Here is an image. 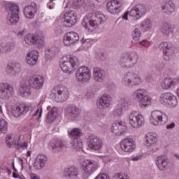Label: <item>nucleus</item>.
<instances>
[{"label": "nucleus", "mask_w": 179, "mask_h": 179, "mask_svg": "<svg viewBox=\"0 0 179 179\" xmlns=\"http://www.w3.org/2000/svg\"><path fill=\"white\" fill-rule=\"evenodd\" d=\"M95 179H110V176L107 173H102L98 175Z\"/></svg>", "instance_id": "nucleus-53"}, {"label": "nucleus", "mask_w": 179, "mask_h": 179, "mask_svg": "<svg viewBox=\"0 0 179 179\" xmlns=\"http://www.w3.org/2000/svg\"><path fill=\"white\" fill-rule=\"evenodd\" d=\"M26 60L27 64H29L30 66H34V65H36L38 61V52H37L36 50L29 52L27 55Z\"/></svg>", "instance_id": "nucleus-31"}, {"label": "nucleus", "mask_w": 179, "mask_h": 179, "mask_svg": "<svg viewBox=\"0 0 179 179\" xmlns=\"http://www.w3.org/2000/svg\"><path fill=\"white\" fill-rule=\"evenodd\" d=\"M87 143L90 149L93 150H100V148H103V141L100 137L96 136H90L87 140Z\"/></svg>", "instance_id": "nucleus-22"}, {"label": "nucleus", "mask_w": 179, "mask_h": 179, "mask_svg": "<svg viewBox=\"0 0 179 179\" xmlns=\"http://www.w3.org/2000/svg\"><path fill=\"white\" fill-rule=\"evenodd\" d=\"M80 62L79 59L76 57H64L63 62L60 64V68L65 73H71L72 71L78 69L79 67Z\"/></svg>", "instance_id": "nucleus-3"}, {"label": "nucleus", "mask_w": 179, "mask_h": 179, "mask_svg": "<svg viewBox=\"0 0 179 179\" xmlns=\"http://www.w3.org/2000/svg\"><path fill=\"white\" fill-rule=\"evenodd\" d=\"M147 146L151 148V146H156V142H157V138H156V134H148L147 135Z\"/></svg>", "instance_id": "nucleus-41"}, {"label": "nucleus", "mask_w": 179, "mask_h": 179, "mask_svg": "<svg viewBox=\"0 0 179 179\" xmlns=\"http://www.w3.org/2000/svg\"><path fill=\"white\" fill-rule=\"evenodd\" d=\"M177 83L174 80V79L171 78H166L163 80L162 87L165 90H168V89H171V87H174Z\"/></svg>", "instance_id": "nucleus-40"}, {"label": "nucleus", "mask_w": 179, "mask_h": 179, "mask_svg": "<svg viewBox=\"0 0 179 179\" xmlns=\"http://www.w3.org/2000/svg\"><path fill=\"white\" fill-rule=\"evenodd\" d=\"M129 120V124L133 128H141L145 124V117L139 112L134 111L130 113Z\"/></svg>", "instance_id": "nucleus-12"}, {"label": "nucleus", "mask_w": 179, "mask_h": 179, "mask_svg": "<svg viewBox=\"0 0 179 179\" xmlns=\"http://www.w3.org/2000/svg\"><path fill=\"white\" fill-rule=\"evenodd\" d=\"M19 160H20V162L21 163L22 167H23V159L22 158H19Z\"/></svg>", "instance_id": "nucleus-64"}, {"label": "nucleus", "mask_w": 179, "mask_h": 179, "mask_svg": "<svg viewBox=\"0 0 179 179\" xmlns=\"http://www.w3.org/2000/svg\"><path fill=\"white\" fill-rule=\"evenodd\" d=\"M57 117H58V108L53 107L52 110L48 112L46 117V122L47 124H52L54 122L55 120H57Z\"/></svg>", "instance_id": "nucleus-36"}, {"label": "nucleus", "mask_w": 179, "mask_h": 179, "mask_svg": "<svg viewBox=\"0 0 179 179\" xmlns=\"http://www.w3.org/2000/svg\"><path fill=\"white\" fill-rule=\"evenodd\" d=\"M123 83L129 87L140 86V85H142V78L136 73L129 72L123 78Z\"/></svg>", "instance_id": "nucleus-5"}, {"label": "nucleus", "mask_w": 179, "mask_h": 179, "mask_svg": "<svg viewBox=\"0 0 179 179\" xmlns=\"http://www.w3.org/2000/svg\"><path fill=\"white\" fill-rule=\"evenodd\" d=\"M13 178H17L19 177V176H17V174L16 173L13 172Z\"/></svg>", "instance_id": "nucleus-63"}, {"label": "nucleus", "mask_w": 179, "mask_h": 179, "mask_svg": "<svg viewBox=\"0 0 179 179\" xmlns=\"http://www.w3.org/2000/svg\"><path fill=\"white\" fill-rule=\"evenodd\" d=\"M27 142H24V143L22 145H20V150L21 149H27Z\"/></svg>", "instance_id": "nucleus-57"}, {"label": "nucleus", "mask_w": 179, "mask_h": 179, "mask_svg": "<svg viewBox=\"0 0 179 179\" xmlns=\"http://www.w3.org/2000/svg\"><path fill=\"white\" fill-rule=\"evenodd\" d=\"M28 83L29 87L36 89V90H40L44 85V77L33 75L29 78Z\"/></svg>", "instance_id": "nucleus-18"}, {"label": "nucleus", "mask_w": 179, "mask_h": 179, "mask_svg": "<svg viewBox=\"0 0 179 179\" xmlns=\"http://www.w3.org/2000/svg\"><path fill=\"white\" fill-rule=\"evenodd\" d=\"M66 146V144L62 140L55 139L50 141L49 144V149L54 153L61 152L64 148Z\"/></svg>", "instance_id": "nucleus-25"}, {"label": "nucleus", "mask_w": 179, "mask_h": 179, "mask_svg": "<svg viewBox=\"0 0 179 179\" xmlns=\"http://www.w3.org/2000/svg\"><path fill=\"white\" fill-rule=\"evenodd\" d=\"M22 71V65L20 63H11L9 64L7 66V72L10 75H17V73H20Z\"/></svg>", "instance_id": "nucleus-33"}, {"label": "nucleus", "mask_w": 179, "mask_h": 179, "mask_svg": "<svg viewBox=\"0 0 179 179\" xmlns=\"http://www.w3.org/2000/svg\"><path fill=\"white\" fill-rule=\"evenodd\" d=\"M128 15H129V12H126L124 14L122 19H124V20H128Z\"/></svg>", "instance_id": "nucleus-60"}, {"label": "nucleus", "mask_w": 179, "mask_h": 179, "mask_svg": "<svg viewBox=\"0 0 179 179\" xmlns=\"http://www.w3.org/2000/svg\"><path fill=\"white\" fill-rule=\"evenodd\" d=\"M131 36L134 41H139V40H141V36H142V32L140 29L135 28L131 33Z\"/></svg>", "instance_id": "nucleus-43"}, {"label": "nucleus", "mask_w": 179, "mask_h": 179, "mask_svg": "<svg viewBox=\"0 0 179 179\" xmlns=\"http://www.w3.org/2000/svg\"><path fill=\"white\" fill-rule=\"evenodd\" d=\"M120 106L119 108L115 109L113 111V114L116 117L121 115L122 114L123 108H127V107H128V101H127V99H125V98H122L120 99Z\"/></svg>", "instance_id": "nucleus-39"}, {"label": "nucleus", "mask_w": 179, "mask_h": 179, "mask_svg": "<svg viewBox=\"0 0 179 179\" xmlns=\"http://www.w3.org/2000/svg\"><path fill=\"white\" fill-rule=\"evenodd\" d=\"M47 156L44 155H38L34 163V168L35 170H41L44 166H45V164L47 163Z\"/></svg>", "instance_id": "nucleus-30"}, {"label": "nucleus", "mask_w": 179, "mask_h": 179, "mask_svg": "<svg viewBox=\"0 0 179 179\" xmlns=\"http://www.w3.org/2000/svg\"><path fill=\"white\" fill-rule=\"evenodd\" d=\"M76 78L78 82H82V83H86L90 80L92 78V73L90 69L87 66H80L77 70Z\"/></svg>", "instance_id": "nucleus-14"}, {"label": "nucleus", "mask_w": 179, "mask_h": 179, "mask_svg": "<svg viewBox=\"0 0 179 179\" xmlns=\"http://www.w3.org/2000/svg\"><path fill=\"white\" fill-rule=\"evenodd\" d=\"M20 96L22 97H29L31 94V90H30V86L24 83H22L20 84Z\"/></svg>", "instance_id": "nucleus-38"}, {"label": "nucleus", "mask_w": 179, "mask_h": 179, "mask_svg": "<svg viewBox=\"0 0 179 179\" xmlns=\"http://www.w3.org/2000/svg\"><path fill=\"white\" fill-rule=\"evenodd\" d=\"M0 132L1 134L8 132V122L3 119L0 120Z\"/></svg>", "instance_id": "nucleus-46"}, {"label": "nucleus", "mask_w": 179, "mask_h": 179, "mask_svg": "<svg viewBox=\"0 0 179 179\" xmlns=\"http://www.w3.org/2000/svg\"><path fill=\"white\" fill-rule=\"evenodd\" d=\"M78 21V14L75 10H68L64 13L63 26L64 27H72Z\"/></svg>", "instance_id": "nucleus-16"}, {"label": "nucleus", "mask_w": 179, "mask_h": 179, "mask_svg": "<svg viewBox=\"0 0 179 179\" xmlns=\"http://www.w3.org/2000/svg\"><path fill=\"white\" fill-rule=\"evenodd\" d=\"M55 54H57V48L55 47L48 48L45 50L46 58H48V59L52 58V57H54Z\"/></svg>", "instance_id": "nucleus-45"}, {"label": "nucleus", "mask_w": 179, "mask_h": 179, "mask_svg": "<svg viewBox=\"0 0 179 179\" xmlns=\"http://www.w3.org/2000/svg\"><path fill=\"white\" fill-rule=\"evenodd\" d=\"M159 101L164 106H169V107H176L178 104L177 98L170 92H166L161 94Z\"/></svg>", "instance_id": "nucleus-15"}, {"label": "nucleus", "mask_w": 179, "mask_h": 179, "mask_svg": "<svg viewBox=\"0 0 179 179\" xmlns=\"http://www.w3.org/2000/svg\"><path fill=\"white\" fill-rule=\"evenodd\" d=\"M79 41V34L75 31L67 32L64 37L63 43L64 45L67 47H71L73 45Z\"/></svg>", "instance_id": "nucleus-21"}, {"label": "nucleus", "mask_w": 179, "mask_h": 179, "mask_svg": "<svg viewBox=\"0 0 179 179\" xmlns=\"http://www.w3.org/2000/svg\"><path fill=\"white\" fill-rule=\"evenodd\" d=\"M161 9L163 13L170 15L176 10V4L173 1H169L168 3H163Z\"/></svg>", "instance_id": "nucleus-34"}, {"label": "nucleus", "mask_w": 179, "mask_h": 179, "mask_svg": "<svg viewBox=\"0 0 179 179\" xmlns=\"http://www.w3.org/2000/svg\"><path fill=\"white\" fill-rule=\"evenodd\" d=\"M99 59H101V61H104V59H106V54L101 52Z\"/></svg>", "instance_id": "nucleus-59"}, {"label": "nucleus", "mask_w": 179, "mask_h": 179, "mask_svg": "<svg viewBox=\"0 0 179 179\" xmlns=\"http://www.w3.org/2000/svg\"><path fill=\"white\" fill-rule=\"evenodd\" d=\"M113 99L111 96L107 94H103L101 99L96 101V106L99 110H106L110 107Z\"/></svg>", "instance_id": "nucleus-23"}, {"label": "nucleus", "mask_w": 179, "mask_h": 179, "mask_svg": "<svg viewBox=\"0 0 179 179\" xmlns=\"http://www.w3.org/2000/svg\"><path fill=\"white\" fill-rule=\"evenodd\" d=\"M68 132L73 139H79L83 135L82 130L78 128H74L70 132L69 131Z\"/></svg>", "instance_id": "nucleus-42"}, {"label": "nucleus", "mask_w": 179, "mask_h": 179, "mask_svg": "<svg viewBox=\"0 0 179 179\" xmlns=\"http://www.w3.org/2000/svg\"><path fill=\"white\" fill-rule=\"evenodd\" d=\"M15 93L13 87L8 83L0 84V99L3 100H8L12 97V94Z\"/></svg>", "instance_id": "nucleus-17"}, {"label": "nucleus", "mask_w": 179, "mask_h": 179, "mask_svg": "<svg viewBox=\"0 0 179 179\" xmlns=\"http://www.w3.org/2000/svg\"><path fill=\"white\" fill-rule=\"evenodd\" d=\"M71 143L74 149H76V150H79V149H82V148H83V143L79 138L73 139Z\"/></svg>", "instance_id": "nucleus-44"}, {"label": "nucleus", "mask_w": 179, "mask_h": 179, "mask_svg": "<svg viewBox=\"0 0 179 179\" xmlns=\"http://www.w3.org/2000/svg\"><path fill=\"white\" fill-rule=\"evenodd\" d=\"M36 12H37V5H36V3H31V6H26L24 8V15L27 19H33Z\"/></svg>", "instance_id": "nucleus-32"}, {"label": "nucleus", "mask_w": 179, "mask_h": 179, "mask_svg": "<svg viewBox=\"0 0 179 179\" xmlns=\"http://www.w3.org/2000/svg\"><path fill=\"white\" fill-rule=\"evenodd\" d=\"M78 176H79V171L75 166L66 168L64 171V177L67 179H76L78 178Z\"/></svg>", "instance_id": "nucleus-29"}, {"label": "nucleus", "mask_w": 179, "mask_h": 179, "mask_svg": "<svg viewBox=\"0 0 179 179\" xmlns=\"http://www.w3.org/2000/svg\"><path fill=\"white\" fill-rule=\"evenodd\" d=\"M97 169H99V164L93 159H86L82 163V169L86 177L92 176Z\"/></svg>", "instance_id": "nucleus-9"}, {"label": "nucleus", "mask_w": 179, "mask_h": 179, "mask_svg": "<svg viewBox=\"0 0 179 179\" xmlns=\"http://www.w3.org/2000/svg\"><path fill=\"white\" fill-rule=\"evenodd\" d=\"M24 41L26 44H29V45L34 44L39 48H43L45 46V43L44 42V36L40 35L28 34L24 36Z\"/></svg>", "instance_id": "nucleus-10"}, {"label": "nucleus", "mask_w": 179, "mask_h": 179, "mask_svg": "<svg viewBox=\"0 0 179 179\" xmlns=\"http://www.w3.org/2000/svg\"><path fill=\"white\" fill-rule=\"evenodd\" d=\"M14 139L15 138L13 137H12V136L8 135L6 137V142L7 145L8 146V148H10V144L13 142Z\"/></svg>", "instance_id": "nucleus-52"}, {"label": "nucleus", "mask_w": 179, "mask_h": 179, "mask_svg": "<svg viewBox=\"0 0 179 179\" xmlns=\"http://www.w3.org/2000/svg\"><path fill=\"white\" fill-rule=\"evenodd\" d=\"M31 179H41L37 174L36 173H32L31 175Z\"/></svg>", "instance_id": "nucleus-58"}, {"label": "nucleus", "mask_w": 179, "mask_h": 179, "mask_svg": "<svg viewBox=\"0 0 179 179\" xmlns=\"http://www.w3.org/2000/svg\"><path fill=\"white\" fill-rule=\"evenodd\" d=\"M145 93H146V90L143 89L137 90L134 92V97L138 101V104L141 108H144V107L150 104V97L146 96Z\"/></svg>", "instance_id": "nucleus-13"}, {"label": "nucleus", "mask_w": 179, "mask_h": 179, "mask_svg": "<svg viewBox=\"0 0 179 179\" xmlns=\"http://www.w3.org/2000/svg\"><path fill=\"white\" fill-rule=\"evenodd\" d=\"M160 31L164 36H170L174 31V27L169 22H164L160 27Z\"/></svg>", "instance_id": "nucleus-35"}, {"label": "nucleus", "mask_w": 179, "mask_h": 179, "mask_svg": "<svg viewBox=\"0 0 179 179\" xmlns=\"http://www.w3.org/2000/svg\"><path fill=\"white\" fill-rule=\"evenodd\" d=\"M8 15L6 18L7 24L13 25L19 22V6L15 3H10L6 6Z\"/></svg>", "instance_id": "nucleus-4"}, {"label": "nucleus", "mask_w": 179, "mask_h": 179, "mask_svg": "<svg viewBox=\"0 0 179 179\" xmlns=\"http://www.w3.org/2000/svg\"><path fill=\"white\" fill-rule=\"evenodd\" d=\"M155 164L159 171H166L169 169L167 157L164 155H159L155 159Z\"/></svg>", "instance_id": "nucleus-27"}, {"label": "nucleus", "mask_w": 179, "mask_h": 179, "mask_svg": "<svg viewBox=\"0 0 179 179\" xmlns=\"http://www.w3.org/2000/svg\"><path fill=\"white\" fill-rule=\"evenodd\" d=\"M113 179H129V176L125 173H117L113 176Z\"/></svg>", "instance_id": "nucleus-50"}, {"label": "nucleus", "mask_w": 179, "mask_h": 179, "mask_svg": "<svg viewBox=\"0 0 179 179\" xmlns=\"http://www.w3.org/2000/svg\"><path fill=\"white\" fill-rule=\"evenodd\" d=\"M176 127V123L172 122L170 124L166 125V129H173Z\"/></svg>", "instance_id": "nucleus-55"}, {"label": "nucleus", "mask_w": 179, "mask_h": 179, "mask_svg": "<svg viewBox=\"0 0 179 179\" xmlns=\"http://www.w3.org/2000/svg\"><path fill=\"white\" fill-rule=\"evenodd\" d=\"M106 76V72L104 70L100 69L99 67H96L94 69V79L96 80V82H103Z\"/></svg>", "instance_id": "nucleus-37"}, {"label": "nucleus", "mask_w": 179, "mask_h": 179, "mask_svg": "<svg viewBox=\"0 0 179 179\" xmlns=\"http://www.w3.org/2000/svg\"><path fill=\"white\" fill-rule=\"evenodd\" d=\"M66 113L71 121H76L80 117V108L78 106H70L66 108Z\"/></svg>", "instance_id": "nucleus-24"}, {"label": "nucleus", "mask_w": 179, "mask_h": 179, "mask_svg": "<svg viewBox=\"0 0 179 179\" xmlns=\"http://www.w3.org/2000/svg\"><path fill=\"white\" fill-rule=\"evenodd\" d=\"M85 0H76L73 2V7L75 8V9H79L80 6H83Z\"/></svg>", "instance_id": "nucleus-49"}, {"label": "nucleus", "mask_w": 179, "mask_h": 179, "mask_svg": "<svg viewBox=\"0 0 179 179\" xmlns=\"http://www.w3.org/2000/svg\"><path fill=\"white\" fill-rule=\"evenodd\" d=\"M13 48H15V43L13 42L7 43L3 47L5 52H10V51H12V50H13Z\"/></svg>", "instance_id": "nucleus-48"}, {"label": "nucleus", "mask_w": 179, "mask_h": 179, "mask_svg": "<svg viewBox=\"0 0 179 179\" xmlns=\"http://www.w3.org/2000/svg\"><path fill=\"white\" fill-rule=\"evenodd\" d=\"M159 49L163 52L164 59L165 61H170L173 59V55H174V50L176 47L169 42H162L159 45Z\"/></svg>", "instance_id": "nucleus-11"}, {"label": "nucleus", "mask_w": 179, "mask_h": 179, "mask_svg": "<svg viewBox=\"0 0 179 179\" xmlns=\"http://www.w3.org/2000/svg\"><path fill=\"white\" fill-rule=\"evenodd\" d=\"M106 21V15L101 13H92L84 17L82 25L90 33Z\"/></svg>", "instance_id": "nucleus-1"}, {"label": "nucleus", "mask_w": 179, "mask_h": 179, "mask_svg": "<svg viewBox=\"0 0 179 179\" xmlns=\"http://www.w3.org/2000/svg\"><path fill=\"white\" fill-rule=\"evenodd\" d=\"M12 146H14L16 150H20V144L17 142V138L13 140V142L10 143V148H12Z\"/></svg>", "instance_id": "nucleus-51"}, {"label": "nucleus", "mask_w": 179, "mask_h": 179, "mask_svg": "<svg viewBox=\"0 0 179 179\" xmlns=\"http://www.w3.org/2000/svg\"><path fill=\"white\" fill-rule=\"evenodd\" d=\"M137 61L138 56L135 52H127L120 58V64L123 68H131Z\"/></svg>", "instance_id": "nucleus-8"}, {"label": "nucleus", "mask_w": 179, "mask_h": 179, "mask_svg": "<svg viewBox=\"0 0 179 179\" xmlns=\"http://www.w3.org/2000/svg\"><path fill=\"white\" fill-rule=\"evenodd\" d=\"M141 158H142V156H141V155L135 156V157H133L131 158V160H133V162H138V160H141Z\"/></svg>", "instance_id": "nucleus-56"}, {"label": "nucleus", "mask_w": 179, "mask_h": 179, "mask_svg": "<svg viewBox=\"0 0 179 179\" xmlns=\"http://www.w3.org/2000/svg\"><path fill=\"white\" fill-rule=\"evenodd\" d=\"M141 45H143V47H146L147 48L150 46V42L144 40L141 42H140Z\"/></svg>", "instance_id": "nucleus-54"}, {"label": "nucleus", "mask_w": 179, "mask_h": 179, "mask_svg": "<svg viewBox=\"0 0 179 179\" xmlns=\"http://www.w3.org/2000/svg\"><path fill=\"white\" fill-rule=\"evenodd\" d=\"M129 13V16L136 19V20H138V19H141V17L146 13V7L142 3L137 4Z\"/></svg>", "instance_id": "nucleus-20"}, {"label": "nucleus", "mask_w": 179, "mask_h": 179, "mask_svg": "<svg viewBox=\"0 0 179 179\" xmlns=\"http://www.w3.org/2000/svg\"><path fill=\"white\" fill-rule=\"evenodd\" d=\"M120 148L124 152H134L135 150V143L132 138H125L120 143Z\"/></svg>", "instance_id": "nucleus-26"}, {"label": "nucleus", "mask_w": 179, "mask_h": 179, "mask_svg": "<svg viewBox=\"0 0 179 179\" xmlns=\"http://www.w3.org/2000/svg\"><path fill=\"white\" fill-rule=\"evenodd\" d=\"M52 92L55 94V100L57 103H62L63 101H66L68 97H69V91L68 88L64 85H59L55 87L52 90Z\"/></svg>", "instance_id": "nucleus-7"}, {"label": "nucleus", "mask_w": 179, "mask_h": 179, "mask_svg": "<svg viewBox=\"0 0 179 179\" xmlns=\"http://www.w3.org/2000/svg\"><path fill=\"white\" fill-rule=\"evenodd\" d=\"M29 112V115L31 117H37L38 115V118L41 117L43 115V108L36 109V108L31 105L27 106L26 103H20L18 106L15 105L11 108V113L15 117V118H19V117H22V115H24L26 113Z\"/></svg>", "instance_id": "nucleus-2"}, {"label": "nucleus", "mask_w": 179, "mask_h": 179, "mask_svg": "<svg viewBox=\"0 0 179 179\" xmlns=\"http://www.w3.org/2000/svg\"><path fill=\"white\" fill-rule=\"evenodd\" d=\"M141 27L144 29V30H149V29H152V21H150V20L148 18H146L141 22Z\"/></svg>", "instance_id": "nucleus-47"}, {"label": "nucleus", "mask_w": 179, "mask_h": 179, "mask_svg": "<svg viewBox=\"0 0 179 179\" xmlns=\"http://www.w3.org/2000/svg\"><path fill=\"white\" fill-rule=\"evenodd\" d=\"M128 131L127 126L122 122H115L112 124L111 132L115 136H121V135H124Z\"/></svg>", "instance_id": "nucleus-19"}, {"label": "nucleus", "mask_w": 179, "mask_h": 179, "mask_svg": "<svg viewBox=\"0 0 179 179\" xmlns=\"http://www.w3.org/2000/svg\"><path fill=\"white\" fill-rule=\"evenodd\" d=\"M87 5L88 6H94V3L91 2L90 1H87Z\"/></svg>", "instance_id": "nucleus-61"}, {"label": "nucleus", "mask_w": 179, "mask_h": 179, "mask_svg": "<svg viewBox=\"0 0 179 179\" xmlns=\"http://www.w3.org/2000/svg\"><path fill=\"white\" fill-rule=\"evenodd\" d=\"M24 30H22L18 32V36H24Z\"/></svg>", "instance_id": "nucleus-62"}, {"label": "nucleus", "mask_w": 179, "mask_h": 179, "mask_svg": "<svg viewBox=\"0 0 179 179\" xmlns=\"http://www.w3.org/2000/svg\"><path fill=\"white\" fill-rule=\"evenodd\" d=\"M106 8L110 13L115 15L119 13L121 9V3L117 0H111L107 3Z\"/></svg>", "instance_id": "nucleus-28"}, {"label": "nucleus", "mask_w": 179, "mask_h": 179, "mask_svg": "<svg viewBox=\"0 0 179 179\" xmlns=\"http://www.w3.org/2000/svg\"><path fill=\"white\" fill-rule=\"evenodd\" d=\"M150 121L153 125H164L169 121V116L160 110H154L151 113Z\"/></svg>", "instance_id": "nucleus-6"}]
</instances>
